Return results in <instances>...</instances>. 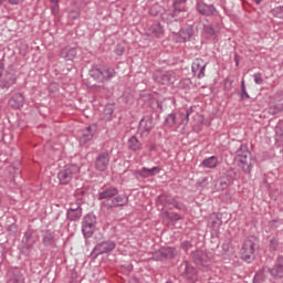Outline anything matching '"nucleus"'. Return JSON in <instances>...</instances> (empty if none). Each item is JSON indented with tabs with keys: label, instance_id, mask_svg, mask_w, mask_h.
<instances>
[{
	"label": "nucleus",
	"instance_id": "nucleus-1",
	"mask_svg": "<svg viewBox=\"0 0 283 283\" xmlns=\"http://www.w3.org/2000/svg\"><path fill=\"white\" fill-rule=\"evenodd\" d=\"M234 160L238 163V167L242 168L244 174H251V169H253V161L251 159V151H249V146L241 144L237 150Z\"/></svg>",
	"mask_w": 283,
	"mask_h": 283
},
{
	"label": "nucleus",
	"instance_id": "nucleus-2",
	"mask_svg": "<svg viewBox=\"0 0 283 283\" xmlns=\"http://www.w3.org/2000/svg\"><path fill=\"white\" fill-rule=\"evenodd\" d=\"M90 76L97 83H107L116 76V71L107 65H95L90 70Z\"/></svg>",
	"mask_w": 283,
	"mask_h": 283
},
{
	"label": "nucleus",
	"instance_id": "nucleus-3",
	"mask_svg": "<svg viewBox=\"0 0 283 283\" xmlns=\"http://www.w3.org/2000/svg\"><path fill=\"white\" fill-rule=\"evenodd\" d=\"M129 198L126 195H117L109 200H104L101 203V209L104 213H112V209H118V207H127Z\"/></svg>",
	"mask_w": 283,
	"mask_h": 283
},
{
	"label": "nucleus",
	"instance_id": "nucleus-4",
	"mask_svg": "<svg viewBox=\"0 0 283 283\" xmlns=\"http://www.w3.org/2000/svg\"><path fill=\"white\" fill-rule=\"evenodd\" d=\"M157 207L160 211H166L167 209H178V211H185L187 209L185 205L178 202L176 198L167 195H160L157 198Z\"/></svg>",
	"mask_w": 283,
	"mask_h": 283
},
{
	"label": "nucleus",
	"instance_id": "nucleus-5",
	"mask_svg": "<svg viewBox=\"0 0 283 283\" xmlns=\"http://www.w3.org/2000/svg\"><path fill=\"white\" fill-rule=\"evenodd\" d=\"M81 171V167L77 165H67L61 169L57 174L60 185H70L73 178H77Z\"/></svg>",
	"mask_w": 283,
	"mask_h": 283
},
{
	"label": "nucleus",
	"instance_id": "nucleus-6",
	"mask_svg": "<svg viewBox=\"0 0 283 283\" xmlns=\"http://www.w3.org/2000/svg\"><path fill=\"white\" fill-rule=\"evenodd\" d=\"M153 80L158 85H174L176 83V73L174 71L156 70L153 73Z\"/></svg>",
	"mask_w": 283,
	"mask_h": 283
},
{
	"label": "nucleus",
	"instance_id": "nucleus-7",
	"mask_svg": "<svg viewBox=\"0 0 283 283\" xmlns=\"http://www.w3.org/2000/svg\"><path fill=\"white\" fill-rule=\"evenodd\" d=\"M94 231H96V214L90 212L82 220V233L88 239L94 235Z\"/></svg>",
	"mask_w": 283,
	"mask_h": 283
},
{
	"label": "nucleus",
	"instance_id": "nucleus-8",
	"mask_svg": "<svg viewBox=\"0 0 283 283\" xmlns=\"http://www.w3.org/2000/svg\"><path fill=\"white\" fill-rule=\"evenodd\" d=\"M116 249V242L112 240H106L97 243L91 253L93 260H96L98 255H105V253H112Z\"/></svg>",
	"mask_w": 283,
	"mask_h": 283
},
{
	"label": "nucleus",
	"instance_id": "nucleus-9",
	"mask_svg": "<svg viewBox=\"0 0 283 283\" xmlns=\"http://www.w3.org/2000/svg\"><path fill=\"white\" fill-rule=\"evenodd\" d=\"M240 254L242 260H244V262H248V264H251V262L255 260V241L251 239H247L242 244Z\"/></svg>",
	"mask_w": 283,
	"mask_h": 283
},
{
	"label": "nucleus",
	"instance_id": "nucleus-10",
	"mask_svg": "<svg viewBox=\"0 0 283 283\" xmlns=\"http://www.w3.org/2000/svg\"><path fill=\"white\" fill-rule=\"evenodd\" d=\"M179 272L185 280H188V282L193 283L196 280H198V271H196V268H193V265H191V263L188 261H184L180 264Z\"/></svg>",
	"mask_w": 283,
	"mask_h": 283
},
{
	"label": "nucleus",
	"instance_id": "nucleus-11",
	"mask_svg": "<svg viewBox=\"0 0 283 283\" xmlns=\"http://www.w3.org/2000/svg\"><path fill=\"white\" fill-rule=\"evenodd\" d=\"M154 116L146 115L140 119L138 124V134H140L143 138H146V136H149V134L154 129Z\"/></svg>",
	"mask_w": 283,
	"mask_h": 283
},
{
	"label": "nucleus",
	"instance_id": "nucleus-12",
	"mask_svg": "<svg viewBox=\"0 0 283 283\" xmlns=\"http://www.w3.org/2000/svg\"><path fill=\"white\" fill-rule=\"evenodd\" d=\"M177 254L178 251L176 248H161L153 253V259H155L156 262H163V260H171L176 258Z\"/></svg>",
	"mask_w": 283,
	"mask_h": 283
},
{
	"label": "nucleus",
	"instance_id": "nucleus-13",
	"mask_svg": "<svg viewBox=\"0 0 283 283\" xmlns=\"http://www.w3.org/2000/svg\"><path fill=\"white\" fill-rule=\"evenodd\" d=\"M192 260L197 266H200L203 270H208L211 266V259L209 254L203 251L197 250L192 253Z\"/></svg>",
	"mask_w": 283,
	"mask_h": 283
},
{
	"label": "nucleus",
	"instance_id": "nucleus-14",
	"mask_svg": "<svg viewBox=\"0 0 283 283\" xmlns=\"http://www.w3.org/2000/svg\"><path fill=\"white\" fill-rule=\"evenodd\" d=\"M14 85H17V74L12 72H6L3 74L2 72V75L0 76V90L8 92V90Z\"/></svg>",
	"mask_w": 283,
	"mask_h": 283
},
{
	"label": "nucleus",
	"instance_id": "nucleus-15",
	"mask_svg": "<svg viewBox=\"0 0 283 283\" xmlns=\"http://www.w3.org/2000/svg\"><path fill=\"white\" fill-rule=\"evenodd\" d=\"M209 63L206 62L205 60L197 57L193 62H192V74L193 76H197V78H205V70H207V65Z\"/></svg>",
	"mask_w": 283,
	"mask_h": 283
},
{
	"label": "nucleus",
	"instance_id": "nucleus-16",
	"mask_svg": "<svg viewBox=\"0 0 283 283\" xmlns=\"http://www.w3.org/2000/svg\"><path fill=\"white\" fill-rule=\"evenodd\" d=\"M197 12L202 14V17H218V9L213 4H207L205 2H197Z\"/></svg>",
	"mask_w": 283,
	"mask_h": 283
},
{
	"label": "nucleus",
	"instance_id": "nucleus-17",
	"mask_svg": "<svg viewBox=\"0 0 283 283\" xmlns=\"http://www.w3.org/2000/svg\"><path fill=\"white\" fill-rule=\"evenodd\" d=\"M161 21L165 23H175L176 21H182L184 15H179L174 9H164L160 13Z\"/></svg>",
	"mask_w": 283,
	"mask_h": 283
},
{
	"label": "nucleus",
	"instance_id": "nucleus-18",
	"mask_svg": "<svg viewBox=\"0 0 283 283\" xmlns=\"http://www.w3.org/2000/svg\"><path fill=\"white\" fill-rule=\"evenodd\" d=\"M94 134H96V125H90L85 129L81 130L80 133V144L86 145L94 138Z\"/></svg>",
	"mask_w": 283,
	"mask_h": 283
},
{
	"label": "nucleus",
	"instance_id": "nucleus-19",
	"mask_svg": "<svg viewBox=\"0 0 283 283\" xmlns=\"http://www.w3.org/2000/svg\"><path fill=\"white\" fill-rule=\"evenodd\" d=\"M116 196H118V188L114 186L104 187L97 193V200H112Z\"/></svg>",
	"mask_w": 283,
	"mask_h": 283
},
{
	"label": "nucleus",
	"instance_id": "nucleus-20",
	"mask_svg": "<svg viewBox=\"0 0 283 283\" xmlns=\"http://www.w3.org/2000/svg\"><path fill=\"white\" fill-rule=\"evenodd\" d=\"M109 167V153H101L95 160V168L97 171H106Z\"/></svg>",
	"mask_w": 283,
	"mask_h": 283
},
{
	"label": "nucleus",
	"instance_id": "nucleus-21",
	"mask_svg": "<svg viewBox=\"0 0 283 283\" xmlns=\"http://www.w3.org/2000/svg\"><path fill=\"white\" fill-rule=\"evenodd\" d=\"M52 230H45L42 232V244L50 249H56V238Z\"/></svg>",
	"mask_w": 283,
	"mask_h": 283
},
{
	"label": "nucleus",
	"instance_id": "nucleus-22",
	"mask_svg": "<svg viewBox=\"0 0 283 283\" xmlns=\"http://www.w3.org/2000/svg\"><path fill=\"white\" fill-rule=\"evenodd\" d=\"M25 279L23 277V273L19 268H13L8 272V280L7 283H23Z\"/></svg>",
	"mask_w": 283,
	"mask_h": 283
},
{
	"label": "nucleus",
	"instance_id": "nucleus-23",
	"mask_svg": "<svg viewBox=\"0 0 283 283\" xmlns=\"http://www.w3.org/2000/svg\"><path fill=\"white\" fill-rule=\"evenodd\" d=\"M158 174H160L159 167H153V168L143 167L142 169H138L135 171V176H139V178H151Z\"/></svg>",
	"mask_w": 283,
	"mask_h": 283
},
{
	"label": "nucleus",
	"instance_id": "nucleus-24",
	"mask_svg": "<svg viewBox=\"0 0 283 283\" xmlns=\"http://www.w3.org/2000/svg\"><path fill=\"white\" fill-rule=\"evenodd\" d=\"M34 233L32 232V230H28L24 232V237H23V242L25 243V251L23 252L24 255H30V251H32L34 244L36 243V240H32V235Z\"/></svg>",
	"mask_w": 283,
	"mask_h": 283
},
{
	"label": "nucleus",
	"instance_id": "nucleus-25",
	"mask_svg": "<svg viewBox=\"0 0 283 283\" xmlns=\"http://www.w3.org/2000/svg\"><path fill=\"white\" fill-rule=\"evenodd\" d=\"M193 112V108H187L186 113L179 112L176 114L177 117V125L178 126H184L187 127V125H189V116H191Z\"/></svg>",
	"mask_w": 283,
	"mask_h": 283
},
{
	"label": "nucleus",
	"instance_id": "nucleus-26",
	"mask_svg": "<svg viewBox=\"0 0 283 283\" xmlns=\"http://www.w3.org/2000/svg\"><path fill=\"white\" fill-rule=\"evenodd\" d=\"M148 35L154 36L155 39H163L165 36V29L163 24L155 23L148 28Z\"/></svg>",
	"mask_w": 283,
	"mask_h": 283
},
{
	"label": "nucleus",
	"instance_id": "nucleus-27",
	"mask_svg": "<svg viewBox=\"0 0 283 283\" xmlns=\"http://www.w3.org/2000/svg\"><path fill=\"white\" fill-rule=\"evenodd\" d=\"M272 277H283V256H279L272 269H269Z\"/></svg>",
	"mask_w": 283,
	"mask_h": 283
},
{
	"label": "nucleus",
	"instance_id": "nucleus-28",
	"mask_svg": "<svg viewBox=\"0 0 283 283\" xmlns=\"http://www.w3.org/2000/svg\"><path fill=\"white\" fill-rule=\"evenodd\" d=\"M76 48L65 46L61 50L60 56L64 59V61H74L76 59Z\"/></svg>",
	"mask_w": 283,
	"mask_h": 283
},
{
	"label": "nucleus",
	"instance_id": "nucleus-29",
	"mask_svg": "<svg viewBox=\"0 0 283 283\" xmlns=\"http://www.w3.org/2000/svg\"><path fill=\"white\" fill-rule=\"evenodd\" d=\"M172 9L185 19L187 17V0H175Z\"/></svg>",
	"mask_w": 283,
	"mask_h": 283
},
{
	"label": "nucleus",
	"instance_id": "nucleus-30",
	"mask_svg": "<svg viewBox=\"0 0 283 283\" xmlns=\"http://www.w3.org/2000/svg\"><path fill=\"white\" fill-rule=\"evenodd\" d=\"M25 98L23 97V94L15 93L10 99L9 105L13 107V109H19V107H23Z\"/></svg>",
	"mask_w": 283,
	"mask_h": 283
},
{
	"label": "nucleus",
	"instance_id": "nucleus-31",
	"mask_svg": "<svg viewBox=\"0 0 283 283\" xmlns=\"http://www.w3.org/2000/svg\"><path fill=\"white\" fill-rule=\"evenodd\" d=\"M83 218V209H67L66 219L70 222H76V220H81Z\"/></svg>",
	"mask_w": 283,
	"mask_h": 283
},
{
	"label": "nucleus",
	"instance_id": "nucleus-32",
	"mask_svg": "<svg viewBox=\"0 0 283 283\" xmlns=\"http://www.w3.org/2000/svg\"><path fill=\"white\" fill-rule=\"evenodd\" d=\"M128 149H130V151H140L143 149V143L138 140V137L132 136L128 139Z\"/></svg>",
	"mask_w": 283,
	"mask_h": 283
},
{
	"label": "nucleus",
	"instance_id": "nucleus-33",
	"mask_svg": "<svg viewBox=\"0 0 283 283\" xmlns=\"http://www.w3.org/2000/svg\"><path fill=\"white\" fill-rule=\"evenodd\" d=\"M202 167L206 169H216L218 167V156H211L202 160Z\"/></svg>",
	"mask_w": 283,
	"mask_h": 283
},
{
	"label": "nucleus",
	"instance_id": "nucleus-34",
	"mask_svg": "<svg viewBox=\"0 0 283 283\" xmlns=\"http://www.w3.org/2000/svg\"><path fill=\"white\" fill-rule=\"evenodd\" d=\"M179 36L182 39L184 43H187V41H190L191 38L193 36V28L188 27L185 29H181L179 31Z\"/></svg>",
	"mask_w": 283,
	"mask_h": 283
},
{
	"label": "nucleus",
	"instance_id": "nucleus-35",
	"mask_svg": "<svg viewBox=\"0 0 283 283\" xmlns=\"http://www.w3.org/2000/svg\"><path fill=\"white\" fill-rule=\"evenodd\" d=\"M165 125L166 127H176V125H178V117L176 114H169L165 119Z\"/></svg>",
	"mask_w": 283,
	"mask_h": 283
},
{
	"label": "nucleus",
	"instance_id": "nucleus-36",
	"mask_svg": "<svg viewBox=\"0 0 283 283\" xmlns=\"http://www.w3.org/2000/svg\"><path fill=\"white\" fill-rule=\"evenodd\" d=\"M269 249L270 251H277L280 249V241L275 237L270 239Z\"/></svg>",
	"mask_w": 283,
	"mask_h": 283
},
{
	"label": "nucleus",
	"instance_id": "nucleus-37",
	"mask_svg": "<svg viewBox=\"0 0 283 283\" xmlns=\"http://www.w3.org/2000/svg\"><path fill=\"white\" fill-rule=\"evenodd\" d=\"M269 113L272 114V116H275V114L282 113V106L281 104H274L269 108Z\"/></svg>",
	"mask_w": 283,
	"mask_h": 283
},
{
	"label": "nucleus",
	"instance_id": "nucleus-38",
	"mask_svg": "<svg viewBox=\"0 0 283 283\" xmlns=\"http://www.w3.org/2000/svg\"><path fill=\"white\" fill-rule=\"evenodd\" d=\"M160 14V6L154 4L150 10H149V15L150 17H158Z\"/></svg>",
	"mask_w": 283,
	"mask_h": 283
},
{
	"label": "nucleus",
	"instance_id": "nucleus-39",
	"mask_svg": "<svg viewBox=\"0 0 283 283\" xmlns=\"http://www.w3.org/2000/svg\"><path fill=\"white\" fill-rule=\"evenodd\" d=\"M203 32L205 34H208V36H216V29H213L212 25H205Z\"/></svg>",
	"mask_w": 283,
	"mask_h": 283
},
{
	"label": "nucleus",
	"instance_id": "nucleus-40",
	"mask_svg": "<svg viewBox=\"0 0 283 283\" xmlns=\"http://www.w3.org/2000/svg\"><path fill=\"white\" fill-rule=\"evenodd\" d=\"M253 78L256 85H262V83H264V80L262 78V73H255L253 75Z\"/></svg>",
	"mask_w": 283,
	"mask_h": 283
},
{
	"label": "nucleus",
	"instance_id": "nucleus-41",
	"mask_svg": "<svg viewBox=\"0 0 283 283\" xmlns=\"http://www.w3.org/2000/svg\"><path fill=\"white\" fill-rule=\"evenodd\" d=\"M168 219L171 220V222H178V220H182V217L178 213H168Z\"/></svg>",
	"mask_w": 283,
	"mask_h": 283
},
{
	"label": "nucleus",
	"instance_id": "nucleus-42",
	"mask_svg": "<svg viewBox=\"0 0 283 283\" xmlns=\"http://www.w3.org/2000/svg\"><path fill=\"white\" fill-rule=\"evenodd\" d=\"M51 12L54 17H56V14H59V2H53L52 7H51Z\"/></svg>",
	"mask_w": 283,
	"mask_h": 283
},
{
	"label": "nucleus",
	"instance_id": "nucleus-43",
	"mask_svg": "<svg viewBox=\"0 0 283 283\" xmlns=\"http://www.w3.org/2000/svg\"><path fill=\"white\" fill-rule=\"evenodd\" d=\"M230 185H231V180L226 179V178H221V180H220V186H221L223 189H227V187H229Z\"/></svg>",
	"mask_w": 283,
	"mask_h": 283
},
{
	"label": "nucleus",
	"instance_id": "nucleus-44",
	"mask_svg": "<svg viewBox=\"0 0 283 283\" xmlns=\"http://www.w3.org/2000/svg\"><path fill=\"white\" fill-rule=\"evenodd\" d=\"M191 247H192V244L189 241H184L181 243V249H184V251H186V252L189 251L191 249Z\"/></svg>",
	"mask_w": 283,
	"mask_h": 283
},
{
	"label": "nucleus",
	"instance_id": "nucleus-45",
	"mask_svg": "<svg viewBox=\"0 0 283 283\" xmlns=\"http://www.w3.org/2000/svg\"><path fill=\"white\" fill-rule=\"evenodd\" d=\"M115 54H116L117 56H123V54H125V48L118 45V46L116 48V50H115Z\"/></svg>",
	"mask_w": 283,
	"mask_h": 283
},
{
	"label": "nucleus",
	"instance_id": "nucleus-46",
	"mask_svg": "<svg viewBox=\"0 0 283 283\" xmlns=\"http://www.w3.org/2000/svg\"><path fill=\"white\" fill-rule=\"evenodd\" d=\"M274 12L279 19H283V7L276 8Z\"/></svg>",
	"mask_w": 283,
	"mask_h": 283
},
{
	"label": "nucleus",
	"instance_id": "nucleus-47",
	"mask_svg": "<svg viewBox=\"0 0 283 283\" xmlns=\"http://www.w3.org/2000/svg\"><path fill=\"white\" fill-rule=\"evenodd\" d=\"M240 98H241V101H244V98H251V95H249L247 90L245 91H241Z\"/></svg>",
	"mask_w": 283,
	"mask_h": 283
},
{
	"label": "nucleus",
	"instance_id": "nucleus-48",
	"mask_svg": "<svg viewBox=\"0 0 283 283\" xmlns=\"http://www.w3.org/2000/svg\"><path fill=\"white\" fill-rule=\"evenodd\" d=\"M69 209H75V210L83 209L81 207V200H77L76 203H71V207Z\"/></svg>",
	"mask_w": 283,
	"mask_h": 283
},
{
	"label": "nucleus",
	"instance_id": "nucleus-49",
	"mask_svg": "<svg viewBox=\"0 0 283 283\" xmlns=\"http://www.w3.org/2000/svg\"><path fill=\"white\" fill-rule=\"evenodd\" d=\"M10 6H19L21 3V0H8Z\"/></svg>",
	"mask_w": 283,
	"mask_h": 283
},
{
	"label": "nucleus",
	"instance_id": "nucleus-50",
	"mask_svg": "<svg viewBox=\"0 0 283 283\" xmlns=\"http://www.w3.org/2000/svg\"><path fill=\"white\" fill-rule=\"evenodd\" d=\"M70 17H71V19H78V12L72 11V12L70 13Z\"/></svg>",
	"mask_w": 283,
	"mask_h": 283
},
{
	"label": "nucleus",
	"instance_id": "nucleus-51",
	"mask_svg": "<svg viewBox=\"0 0 283 283\" xmlns=\"http://www.w3.org/2000/svg\"><path fill=\"white\" fill-rule=\"evenodd\" d=\"M247 90V86L244 85V80L241 81V92L242 91H245Z\"/></svg>",
	"mask_w": 283,
	"mask_h": 283
},
{
	"label": "nucleus",
	"instance_id": "nucleus-52",
	"mask_svg": "<svg viewBox=\"0 0 283 283\" xmlns=\"http://www.w3.org/2000/svg\"><path fill=\"white\" fill-rule=\"evenodd\" d=\"M254 280H262V275L260 272L255 274Z\"/></svg>",
	"mask_w": 283,
	"mask_h": 283
},
{
	"label": "nucleus",
	"instance_id": "nucleus-53",
	"mask_svg": "<svg viewBox=\"0 0 283 283\" xmlns=\"http://www.w3.org/2000/svg\"><path fill=\"white\" fill-rule=\"evenodd\" d=\"M275 222H277V220L270 221V227H275Z\"/></svg>",
	"mask_w": 283,
	"mask_h": 283
},
{
	"label": "nucleus",
	"instance_id": "nucleus-54",
	"mask_svg": "<svg viewBox=\"0 0 283 283\" xmlns=\"http://www.w3.org/2000/svg\"><path fill=\"white\" fill-rule=\"evenodd\" d=\"M2 74H3V66L0 65V76H2Z\"/></svg>",
	"mask_w": 283,
	"mask_h": 283
},
{
	"label": "nucleus",
	"instance_id": "nucleus-55",
	"mask_svg": "<svg viewBox=\"0 0 283 283\" xmlns=\"http://www.w3.org/2000/svg\"><path fill=\"white\" fill-rule=\"evenodd\" d=\"M61 0H50L51 3H59Z\"/></svg>",
	"mask_w": 283,
	"mask_h": 283
},
{
	"label": "nucleus",
	"instance_id": "nucleus-56",
	"mask_svg": "<svg viewBox=\"0 0 283 283\" xmlns=\"http://www.w3.org/2000/svg\"><path fill=\"white\" fill-rule=\"evenodd\" d=\"M130 3H138L139 0H128Z\"/></svg>",
	"mask_w": 283,
	"mask_h": 283
},
{
	"label": "nucleus",
	"instance_id": "nucleus-57",
	"mask_svg": "<svg viewBox=\"0 0 283 283\" xmlns=\"http://www.w3.org/2000/svg\"><path fill=\"white\" fill-rule=\"evenodd\" d=\"M254 3L260 4L262 3V0H254Z\"/></svg>",
	"mask_w": 283,
	"mask_h": 283
},
{
	"label": "nucleus",
	"instance_id": "nucleus-58",
	"mask_svg": "<svg viewBox=\"0 0 283 283\" xmlns=\"http://www.w3.org/2000/svg\"><path fill=\"white\" fill-rule=\"evenodd\" d=\"M211 224L212 227H216V224H218V221H212Z\"/></svg>",
	"mask_w": 283,
	"mask_h": 283
},
{
	"label": "nucleus",
	"instance_id": "nucleus-59",
	"mask_svg": "<svg viewBox=\"0 0 283 283\" xmlns=\"http://www.w3.org/2000/svg\"><path fill=\"white\" fill-rule=\"evenodd\" d=\"M4 2L6 0H0V6H3Z\"/></svg>",
	"mask_w": 283,
	"mask_h": 283
},
{
	"label": "nucleus",
	"instance_id": "nucleus-60",
	"mask_svg": "<svg viewBox=\"0 0 283 283\" xmlns=\"http://www.w3.org/2000/svg\"><path fill=\"white\" fill-rule=\"evenodd\" d=\"M280 105H281V112H283V103H280Z\"/></svg>",
	"mask_w": 283,
	"mask_h": 283
}]
</instances>
